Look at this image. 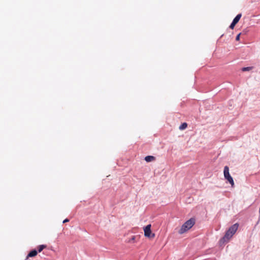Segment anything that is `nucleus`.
Instances as JSON below:
<instances>
[{
	"instance_id": "13",
	"label": "nucleus",
	"mask_w": 260,
	"mask_h": 260,
	"mask_svg": "<svg viewBox=\"0 0 260 260\" xmlns=\"http://www.w3.org/2000/svg\"><path fill=\"white\" fill-rule=\"evenodd\" d=\"M69 221V220L68 218H67L63 221V223H66V222H67Z\"/></svg>"
},
{
	"instance_id": "7",
	"label": "nucleus",
	"mask_w": 260,
	"mask_h": 260,
	"mask_svg": "<svg viewBox=\"0 0 260 260\" xmlns=\"http://www.w3.org/2000/svg\"><path fill=\"white\" fill-rule=\"evenodd\" d=\"M242 16L241 14H238L236 17L234 19L233 21L234 23H236V24L239 22V20L240 19L241 17Z\"/></svg>"
},
{
	"instance_id": "14",
	"label": "nucleus",
	"mask_w": 260,
	"mask_h": 260,
	"mask_svg": "<svg viewBox=\"0 0 260 260\" xmlns=\"http://www.w3.org/2000/svg\"><path fill=\"white\" fill-rule=\"evenodd\" d=\"M135 238V236H133V238H132V240H134Z\"/></svg>"
},
{
	"instance_id": "11",
	"label": "nucleus",
	"mask_w": 260,
	"mask_h": 260,
	"mask_svg": "<svg viewBox=\"0 0 260 260\" xmlns=\"http://www.w3.org/2000/svg\"><path fill=\"white\" fill-rule=\"evenodd\" d=\"M236 24V23H234V22L233 21V22H232V23L231 24V25L230 26V28L231 29H234Z\"/></svg>"
},
{
	"instance_id": "3",
	"label": "nucleus",
	"mask_w": 260,
	"mask_h": 260,
	"mask_svg": "<svg viewBox=\"0 0 260 260\" xmlns=\"http://www.w3.org/2000/svg\"><path fill=\"white\" fill-rule=\"evenodd\" d=\"M224 177L229 183L231 184L232 186L233 187L234 185V182L233 178L230 175L229 173V168L228 166H225L223 170Z\"/></svg>"
},
{
	"instance_id": "5",
	"label": "nucleus",
	"mask_w": 260,
	"mask_h": 260,
	"mask_svg": "<svg viewBox=\"0 0 260 260\" xmlns=\"http://www.w3.org/2000/svg\"><path fill=\"white\" fill-rule=\"evenodd\" d=\"M38 251L36 250H31L29 252L28 255L26 257V260L29 257H34L37 255Z\"/></svg>"
},
{
	"instance_id": "9",
	"label": "nucleus",
	"mask_w": 260,
	"mask_h": 260,
	"mask_svg": "<svg viewBox=\"0 0 260 260\" xmlns=\"http://www.w3.org/2000/svg\"><path fill=\"white\" fill-rule=\"evenodd\" d=\"M187 123L184 122L180 125L179 129L180 130H183V129H185L187 127Z\"/></svg>"
},
{
	"instance_id": "12",
	"label": "nucleus",
	"mask_w": 260,
	"mask_h": 260,
	"mask_svg": "<svg viewBox=\"0 0 260 260\" xmlns=\"http://www.w3.org/2000/svg\"><path fill=\"white\" fill-rule=\"evenodd\" d=\"M240 34H238L237 36H236V41H239V39H240Z\"/></svg>"
},
{
	"instance_id": "2",
	"label": "nucleus",
	"mask_w": 260,
	"mask_h": 260,
	"mask_svg": "<svg viewBox=\"0 0 260 260\" xmlns=\"http://www.w3.org/2000/svg\"><path fill=\"white\" fill-rule=\"evenodd\" d=\"M195 223V220L191 218L186 221L181 226L179 231L180 234H182L191 229Z\"/></svg>"
},
{
	"instance_id": "8",
	"label": "nucleus",
	"mask_w": 260,
	"mask_h": 260,
	"mask_svg": "<svg viewBox=\"0 0 260 260\" xmlns=\"http://www.w3.org/2000/svg\"><path fill=\"white\" fill-rule=\"evenodd\" d=\"M45 248H46V245H40L38 247V251L39 252H41Z\"/></svg>"
},
{
	"instance_id": "1",
	"label": "nucleus",
	"mask_w": 260,
	"mask_h": 260,
	"mask_svg": "<svg viewBox=\"0 0 260 260\" xmlns=\"http://www.w3.org/2000/svg\"><path fill=\"white\" fill-rule=\"evenodd\" d=\"M239 224L235 223L231 226L226 232L222 240L224 242L228 241L236 232L238 230Z\"/></svg>"
},
{
	"instance_id": "4",
	"label": "nucleus",
	"mask_w": 260,
	"mask_h": 260,
	"mask_svg": "<svg viewBox=\"0 0 260 260\" xmlns=\"http://www.w3.org/2000/svg\"><path fill=\"white\" fill-rule=\"evenodd\" d=\"M151 226V224H149L144 228V235L146 237L153 238L155 237V234L154 233H152Z\"/></svg>"
},
{
	"instance_id": "6",
	"label": "nucleus",
	"mask_w": 260,
	"mask_h": 260,
	"mask_svg": "<svg viewBox=\"0 0 260 260\" xmlns=\"http://www.w3.org/2000/svg\"><path fill=\"white\" fill-rule=\"evenodd\" d=\"M145 160L147 162H150L155 160V157L153 156L148 155L145 157Z\"/></svg>"
},
{
	"instance_id": "10",
	"label": "nucleus",
	"mask_w": 260,
	"mask_h": 260,
	"mask_svg": "<svg viewBox=\"0 0 260 260\" xmlns=\"http://www.w3.org/2000/svg\"><path fill=\"white\" fill-rule=\"evenodd\" d=\"M253 68V67H244L242 69L243 72L249 71Z\"/></svg>"
}]
</instances>
